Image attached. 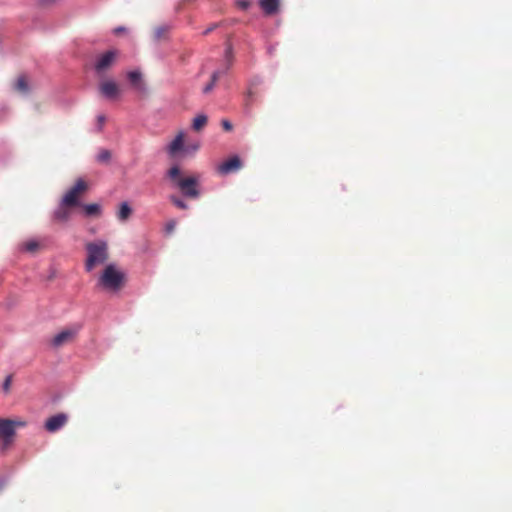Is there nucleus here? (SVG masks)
<instances>
[{
  "instance_id": "2eb2a0df",
  "label": "nucleus",
  "mask_w": 512,
  "mask_h": 512,
  "mask_svg": "<svg viewBox=\"0 0 512 512\" xmlns=\"http://www.w3.org/2000/svg\"><path fill=\"white\" fill-rule=\"evenodd\" d=\"M259 5L266 15H273L279 9V0H260Z\"/></svg>"
},
{
  "instance_id": "7c9ffc66",
  "label": "nucleus",
  "mask_w": 512,
  "mask_h": 512,
  "mask_svg": "<svg viewBox=\"0 0 512 512\" xmlns=\"http://www.w3.org/2000/svg\"><path fill=\"white\" fill-rule=\"evenodd\" d=\"M4 485H5V480L0 479V491L3 489Z\"/></svg>"
},
{
  "instance_id": "6e6552de",
  "label": "nucleus",
  "mask_w": 512,
  "mask_h": 512,
  "mask_svg": "<svg viewBox=\"0 0 512 512\" xmlns=\"http://www.w3.org/2000/svg\"><path fill=\"white\" fill-rule=\"evenodd\" d=\"M86 189V184L82 179L77 180L75 185L68 190V192L63 196L62 200L64 203H67L71 206H77L78 202V194Z\"/></svg>"
},
{
  "instance_id": "dca6fc26",
  "label": "nucleus",
  "mask_w": 512,
  "mask_h": 512,
  "mask_svg": "<svg viewBox=\"0 0 512 512\" xmlns=\"http://www.w3.org/2000/svg\"><path fill=\"white\" fill-rule=\"evenodd\" d=\"M132 209L127 202H122L117 213V218L121 222H125L131 215Z\"/></svg>"
},
{
  "instance_id": "f257e3e1",
  "label": "nucleus",
  "mask_w": 512,
  "mask_h": 512,
  "mask_svg": "<svg viewBox=\"0 0 512 512\" xmlns=\"http://www.w3.org/2000/svg\"><path fill=\"white\" fill-rule=\"evenodd\" d=\"M125 273L115 264L106 265L100 275L97 285L110 292H118L124 284Z\"/></svg>"
},
{
  "instance_id": "ddd939ff",
  "label": "nucleus",
  "mask_w": 512,
  "mask_h": 512,
  "mask_svg": "<svg viewBox=\"0 0 512 512\" xmlns=\"http://www.w3.org/2000/svg\"><path fill=\"white\" fill-rule=\"evenodd\" d=\"M240 168H241V160L239 159V157L234 156V157L228 159L227 161L223 162L219 166L218 170L222 174H229L231 172L237 171Z\"/></svg>"
},
{
  "instance_id": "9d476101",
  "label": "nucleus",
  "mask_w": 512,
  "mask_h": 512,
  "mask_svg": "<svg viewBox=\"0 0 512 512\" xmlns=\"http://www.w3.org/2000/svg\"><path fill=\"white\" fill-rule=\"evenodd\" d=\"M67 422V415L64 413L56 414L45 422V429L50 432L54 433L60 430Z\"/></svg>"
},
{
  "instance_id": "2f4dec72",
  "label": "nucleus",
  "mask_w": 512,
  "mask_h": 512,
  "mask_svg": "<svg viewBox=\"0 0 512 512\" xmlns=\"http://www.w3.org/2000/svg\"><path fill=\"white\" fill-rule=\"evenodd\" d=\"M195 185H196V184L194 183V186H195ZM193 195H194V198L197 196V191H196V188H195V187H194Z\"/></svg>"
},
{
  "instance_id": "4468645a",
  "label": "nucleus",
  "mask_w": 512,
  "mask_h": 512,
  "mask_svg": "<svg viewBox=\"0 0 512 512\" xmlns=\"http://www.w3.org/2000/svg\"><path fill=\"white\" fill-rule=\"evenodd\" d=\"M70 207L72 206L61 201L58 207L54 210V218L62 222L67 221L70 217Z\"/></svg>"
},
{
  "instance_id": "aec40b11",
  "label": "nucleus",
  "mask_w": 512,
  "mask_h": 512,
  "mask_svg": "<svg viewBox=\"0 0 512 512\" xmlns=\"http://www.w3.org/2000/svg\"><path fill=\"white\" fill-rule=\"evenodd\" d=\"M170 28L171 27L169 25L158 26L154 31V39L160 40L170 30Z\"/></svg>"
},
{
  "instance_id": "39448f33",
  "label": "nucleus",
  "mask_w": 512,
  "mask_h": 512,
  "mask_svg": "<svg viewBox=\"0 0 512 512\" xmlns=\"http://www.w3.org/2000/svg\"><path fill=\"white\" fill-rule=\"evenodd\" d=\"M117 52L115 50H109L100 55L95 63L94 70L97 75H103L114 63Z\"/></svg>"
},
{
  "instance_id": "0eeeda50",
  "label": "nucleus",
  "mask_w": 512,
  "mask_h": 512,
  "mask_svg": "<svg viewBox=\"0 0 512 512\" xmlns=\"http://www.w3.org/2000/svg\"><path fill=\"white\" fill-rule=\"evenodd\" d=\"M226 59H227V66L225 69L221 70H216L214 71L212 74H211V78H210V81L208 84H206L204 87H203V93L204 94H208L210 93L216 82L219 80V78L224 75L226 73V71L229 69L231 63H232V51H231V47L228 46L227 49H226Z\"/></svg>"
},
{
  "instance_id": "9b49d317",
  "label": "nucleus",
  "mask_w": 512,
  "mask_h": 512,
  "mask_svg": "<svg viewBox=\"0 0 512 512\" xmlns=\"http://www.w3.org/2000/svg\"><path fill=\"white\" fill-rule=\"evenodd\" d=\"M78 328H69L65 329L54 336L51 341V344L54 347H59L64 343L70 341L78 332Z\"/></svg>"
},
{
  "instance_id": "412c9836",
  "label": "nucleus",
  "mask_w": 512,
  "mask_h": 512,
  "mask_svg": "<svg viewBox=\"0 0 512 512\" xmlns=\"http://www.w3.org/2000/svg\"><path fill=\"white\" fill-rule=\"evenodd\" d=\"M38 246L39 244L36 240H29L22 244L21 249L26 252H34Z\"/></svg>"
},
{
  "instance_id": "b1692460",
  "label": "nucleus",
  "mask_w": 512,
  "mask_h": 512,
  "mask_svg": "<svg viewBox=\"0 0 512 512\" xmlns=\"http://www.w3.org/2000/svg\"><path fill=\"white\" fill-rule=\"evenodd\" d=\"M175 227H176V221L175 220L168 221L166 223V225H165V228H164L165 233L168 234V235L173 233V231L175 230Z\"/></svg>"
},
{
  "instance_id": "cd10ccee",
  "label": "nucleus",
  "mask_w": 512,
  "mask_h": 512,
  "mask_svg": "<svg viewBox=\"0 0 512 512\" xmlns=\"http://www.w3.org/2000/svg\"><path fill=\"white\" fill-rule=\"evenodd\" d=\"M105 120H106V118H105V116H104V115H98V116H97V130H98V131H101V130H102L103 125H104V123H105Z\"/></svg>"
},
{
  "instance_id": "6ab92c4d",
  "label": "nucleus",
  "mask_w": 512,
  "mask_h": 512,
  "mask_svg": "<svg viewBox=\"0 0 512 512\" xmlns=\"http://www.w3.org/2000/svg\"><path fill=\"white\" fill-rule=\"evenodd\" d=\"M207 123V116L200 114L194 118V131L200 130Z\"/></svg>"
},
{
  "instance_id": "c85d7f7f",
  "label": "nucleus",
  "mask_w": 512,
  "mask_h": 512,
  "mask_svg": "<svg viewBox=\"0 0 512 512\" xmlns=\"http://www.w3.org/2000/svg\"><path fill=\"white\" fill-rule=\"evenodd\" d=\"M221 124L225 131H231L233 128L231 122L226 119L222 120Z\"/></svg>"
},
{
  "instance_id": "4be33fe9",
  "label": "nucleus",
  "mask_w": 512,
  "mask_h": 512,
  "mask_svg": "<svg viewBox=\"0 0 512 512\" xmlns=\"http://www.w3.org/2000/svg\"><path fill=\"white\" fill-rule=\"evenodd\" d=\"M111 159V153L107 149H102L97 155V161L101 163H107Z\"/></svg>"
},
{
  "instance_id": "423d86ee",
  "label": "nucleus",
  "mask_w": 512,
  "mask_h": 512,
  "mask_svg": "<svg viewBox=\"0 0 512 512\" xmlns=\"http://www.w3.org/2000/svg\"><path fill=\"white\" fill-rule=\"evenodd\" d=\"M185 151L184 133L179 132L176 137L166 146V152L169 158L175 160L180 158Z\"/></svg>"
},
{
  "instance_id": "c756f323",
  "label": "nucleus",
  "mask_w": 512,
  "mask_h": 512,
  "mask_svg": "<svg viewBox=\"0 0 512 512\" xmlns=\"http://www.w3.org/2000/svg\"><path fill=\"white\" fill-rule=\"evenodd\" d=\"M125 30H126V28H125V27H123V26H118V27L114 28L113 33H114V34H119V33H121V32H124Z\"/></svg>"
},
{
  "instance_id": "a211bd4d",
  "label": "nucleus",
  "mask_w": 512,
  "mask_h": 512,
  "mask_svg": "<svg viewBox=\"0 0 512 512\" xmlns=\"http://www.w3.org/2000/svg\"><path fill=\"white\" fill-rule=\"evenodd\" d=\"M15 89L23 94H26L29 91V86L24 76H20L17 79L15 83Z\"/></svg>"
},
{
  "instance_id": "f03ea898",
  "label": "nucleus",
  "mask_w": 512,
  "mask_h": 512,
  "mask_svg": "<svg viewBox=\"0 0 512 512\" xmlns=\"http://www.w3.org/2000/svg\"><path fill=\"white\" fill-rule=\"evenodd\" d=\"M87 258L85 270L91 272L96 266L104 264L108 257V244L105 240H96L86 245Z\"/></svg>"
},
{
  "instance_id": "5701e85b",
  "label": "nucleus",
  "mask_w": 512,
  "mask_h": 512,
  "mask_svg": "<svg viewBox=\"0 0 512 512\" xmlns=\"http://www.w3.org/2000/svg\"><path fill=\"white\" fill-rule=\"evenodd\" d=\"M170 199L173 202V204L176 207H178L179 209H187L188 208V205L185 203V201L180 199L179 197L171 196Z\"/></svg>"
},
{
  "instance_id": "bb28decb",
  "label": "nucleus",
  "mask_w": 512,
  "mask_h": 512,
  "mask_svg": "<svg viewBox=\"0 0 512 512\" xmlns=\"http://www.w3.org/2000/svg\"><path fill=\"white\" fill-rule=\"evenodd\" d=\"M250 0H238L237 6L242 10H247L250 7Z\"/></svg>"
},
{
  "instance_id": "7ed1b4c3",
  "label": "nucleus",
  "mask_w": 512,
  "mask_h": 512,
  "mask_svg": "<svg viewBox=\"0 0 512 512\" xmlns=\"http://www.w3.org/2000/svg\"><path fill=\"white\" fill-rule=\"evenodd\" d=\"M167 177L172 182L173 187L178 188L183 196L192 197V176L182 178L179 166L174 165L167 171Z\"/></svg>"
},
{
  "instance_id": "f8f14e48",
  "label": "nucleus",
  "mask_w": 512,
  "mask_h": 512,
  "mask_svg": "<svg viewBox=\"0 0 512 512\" xmlns=\"http://www.w3.org/2000/svg\"><path fill=\"white\" fill-rule=\"evenodd\" d=\"M100 92L107 99H114L119 93L118 86L113 80H106L100 84Z\"/></svg>"
},
{
  "instance_id": "1a4fd4ad",
  "label": "nucleus",
  "mask_w": 512,
  "mask_h": 512,
  "mask_svg": "<svg viewBox=\"0 0 512 512\" xmlns=\"http://www.w3.org/2000/svg\"><path fill=\"white\" fill-rule=\"evenodd\" d=\"M127 79L132 88L138 93L145 94L147 92V86L139 70L129 71L127 73Z\"/></svg>"
},
{
  "instance_id": "a878e982",
  "label": "nucleus",
  "mask_w": 512,
  "mask_h": 512,
  "mask_svg": "<svg viewBox=\"0 0 512 512\" xmlns=\"http://www.w3.org/2000/svg\"><path fill=\"white\" fill-rule=\"evenodd\" d=\"M253 91L249 89L245 97V107L250 108L252 106Z\"/></svg>"
},
{
  "instance_id": "473e14b6",
  "label": "nucleus",
  "mask_w": 512,
  "mask_h": 512,
  "mask_svg": "<svg viewBox=\"0 0 512 512\" xmlns=\"http://www.w3.org/2000/svg\"><path fill=\"white\" fill-rule=\"evenodd\" d=\"M197 147L198 146L194 144V146H193L194 151L197 149Z\"/></svg>"
},
{
  "instance_id": "20e7f679",
  "label": "nucleus",
  "mask_w": 512,
  "mask_h": 512,
  "mask_svg": "<svg viewBox=\"0 0 512 512\" xmlns=\"http://www.w3.org/2000/svg\"><path fill=\"white\" fill-rule=\"evenodd\" d=\"M25 426L26 422L23 420L0 418V440L4 447H8L13 442L16 429Z\"/></svg>"
},
{
  "instance_id": "393cba45",
  "label": "nucleus",
  "mask_w": 512,
  "mask_h": 512,
  "mask_svg": "<svg viewBox=\"0 0 512 512\" xmlns=\"http://www.w3.org/2000/svg\"><path fill=\"white\" fill-rule=\"evenodd\" d=\"M11 383H12V376L11 375H8L4 382H3V385H2V389L5 393H8L9 390H10V386H11Z\"/></svg>"
},
{
  "instance_id": "f3484780",
  "label": "nucleus",
  "mask_w": 512,
  "mask_h": 512,
  "mask_svg": "<svg viewBox=\"0 0 512 512\" xmlns=\"http://www.w3.org/2000/svg\"><path fill=\"white\" fill-rule=\"evenodd\" d=\"M83 208L86 216L98 215L101 212L100 205L96 203L86 204L83 206Z\"/></svg>"
}]
</instances>
